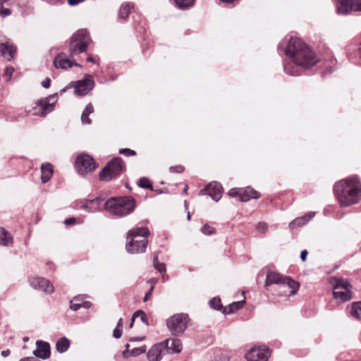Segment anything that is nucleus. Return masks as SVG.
Masks as SVG:
<instances>
[{
  "label": "nucleus",
  "mask_w": 361,
  "mask_h": 361,
  "mask_svg": "<svg viewBox=\"0 0 361 361\" xmlns=\"http://www.w3.org/2000/svg\"><path fill=\"white\" fill-rule=\"evenodd\" d=\"M87 61H90V62H92V63H94V59H92V57H88V58H87Z\"/></svg>",
  "instance_id": "nucleus-59"
},
{
  "label": "nucleus",
  "mask_w": 361,
  "mask_h": 361,
  "mask_svg": "<svg viewBox=\"0 0 361 361\" xmlns=\"http://www.w3.org/2000/svg\"><path fill=\"white\" fill-rule=\"evenodd\" d=\"M138 185L142 188H148V189L152 188V185L150 181L147 178H141L139 180Z\"/></svg>",
  "instance_id": "nucleus-37"
},
{
  "label": "nucleus",
  "mask_w": 361,
  "mask_h": 361,
  "mask_svg": "<svg viewBox=\"0 0 361 361\" xmlns=\"http://www.w3.org/2000/svg\"><path fill=\"white\" fill-rule=\"evenodd\" d=\"M350 0H337V12L339 11H346L347 3Z\"/></svg>",
  "instance_id": "nucleus-41"
},
{
  "label": "nucleus",
  "mask_w": 361,
  "mask_h": 361,
  "mask_svg": "<svg viewBox=\"0 0 361 361\" xmlns=\"http://www.w3.org/2000/svg\"><path fill=\"white\" fill-rule=\"evenodd\" d=\"M188 317L185 314H176L170 317L166 320V325L169 330L173 335H180L187 328Z\"/></svg>",
  "instance_id": "nucleus-8"
},
{
  "label": "nucleus",
  "mask_w": 361,
  "mask_h": 361,
  "mask_svg": "<svg viewBox=\"0 0 361 361\" xmlns=\"http://www.w3.org/2000/svg\"><path fill=\"white\" fill-rule=\"evenodd\" d=\"M195 0H175L176 4L180 8H188L193 5Z\"/></svg>",
  "instance_id": "nucleus-35"
},
{
  "label": "nucleus",
  "mask_w": 361,
  "mask_h": 361,
  "mask_svg": "<svg viewBox=\"0 0 361 361\" xmlns=\"http://www.w3.org/2000/svg\"><path fill=\"white\" fill-rule=\"evenodd\" d=\"M124 167V164L120 157L114 158L99 173V179L109 181L121 174Z\"/></svg>",
  "instance_id": "nucleus-7"
},
{
  "label": "nucleus",
  "mask_w": 361,
  "mask_h": 361,
  "mask_svg": "<svg viewBox=\"0 0 361 361\" xmlns=\"http://www.w3.org/2000/svg\"><path fill=\"white\" fill-rule=\"evenodd\" d=\"M187 219H188V220L190 219V215L189 212L188 213Z\"/></svg>",
  "instance_id": "nucleus-61"
},
{
  "label": "nucleus",
  "mask_w": 361,
  "mask_h": 361,
  "mask_svg": "<svg viewBox=\"0 0 361 361\" xmlns=\"http://www.w3.org/2000/svg\"><path fill=\"white\" fill-rule=\"evenodd\" d=\"M82 307V300L80 297H75L71 301V309L73 311H77Z\"/></svg>",
  "instance_id": "nucleus-33"
},
{
  "label": "nucleus",
  "mask_w": 361,
  "mask_h": 361,
  "mask_svg": "<svg viewBox=\"0 0 361 361\" xmlns=\"http://www.w3.org/2000/svg\"><path fill=\"white\" fill-rule=\"evenodd\" d=\"M13 72L14 68L12 66H7L3 73V77L6 78L7 80H9L11 79Z\"/></svg>",
  "instance_id": "nucleus-39"
},
{
  "label": "nucleus",
  "mask_w": 361,
  "mask_h": 361,
  "mask_svg": "<svg viewBox=\"0 0 361 361\" xmlns=\"http://www.w3.org/2000/svg\"><path fill=\"white\" fill-rule=\"evenodd\" d=\"M76 167L80 174H86L94 171L97 164L90 156L82 154L77 158Z\"/></svg>",
  "instance_id": "nucleus-11"
},
{
  "label": "nucleus",
  "mask_w": 361,
  "mask_h": 361,
  "mask_svg": "<svg viewBox=\"0 0 361 361\" xmlns=\"http://www.w3.org/2000/svg\"><path fill=\"white\" fill-rule=\"evenodd\" d=\"M223 188L219 183L212 182L200 190L201 195L208 194L214 201H219L222 195Z\"/></svg>",
  "instance_id": "nucleus-13"
},
{
  "label": "nucleus",
  "mask_w": 361,
  "mask_h": 361,
  "mask_svg": "<svg viewBox=\"0 0 361 361\" xmlns=\"http://www.w3.org/2000/svg\"><path fill=\"white\" fill-rule=\"evenodd\" d=\"M244 304V301L235 302L231 304L228 308L225 310V312L227 314L232 313L239 309H240Z\"/></svg>",
  "instance_id": "nucleus-32"
},
{
  "label": "nucleus",
  "mask_w": 361,
  "mask_h": 361,
  "mask_svg": "<svg viewBox=\"0 0 361 361\" xmlns=\"http://www.w3.org/2000/svg\"><path fill=\"white\" fill-rule=\"evenodd\" d=\"M70 346V341L66 337L60 338L56 343V350L60 353L66 352Z\"/></svg>",
  "instance_id": "nucleus-28"
},
{
  "label": "nucleus",
  "mask_w": 361,
  "mask_h": 361,
  "mask_svg": "<svg viewBox=\"0 0 361 361\" xmlns=\"http://www.w3.org/2000/svg\"><path fill=\"white\" fill-rule=\"evenodd\" d=\"M102 199L96 197L92 200H85L80 202L81 207L87 212H96L101 210L100 203Z\"/></svg>",
  "instance_id": "nucleus-17"
},
{
  "label": "nucleus",
  "mask_w": 361,
  "mask_h": 361,
  "mask_svg": "<svg viewBox=\"0 0 361 361\" xmlns=\"http://www.w3.org/2000/svg\"><path fill=\"white\" fill-rule=\"evenodd\" d=\"M16 49L8 42L0 44V53L7 61H11L16 53Z\"/></svg>",
  "instance_id": "nucleus-20"
},
{
  "label": "nucleus",
  "mask_w": 361,
  "mask_h": 361,
  "mask_svg": "<svg viewBox=\"0 0 361 361\" xmlns=\"http://www.w3.org/2000/svg\"><path fill=\"white\" fill-rule=\"evenodd\" d=\"M74 222H75V219H74V218H69V219H68L65 220V221H64V223H65L66 224H68V225H69V224H73Z\"/></svg>",
  "instance_id": "nucleus-55"
},
{
  "label": "nucleus",
  "mask_w": 361,
  "mask_h": 361,
  "mask_svg": "<svg viewBox=\"0 0 361 361\" xmlns=\"http://www.w3.org/2000/svg\"><path fill=\"white\" fill-rule=\"evenodd\" d=\"M137 317H140L143 323H145V324H148L147 317L142 310H137L133 314V322H134L135 319Z\"/></svg>",
  "instance_id": "nucleus-34"
},
{
  "label": "nucleus",
  "mask_w": 361,
  "mask_h": 361,
  "mask_svg": "<svg viewBox=\"0 0 361 361\" xmlns=\"http://www.w3.org/2000/svg\"><path fill=\"white\" fill-rule=\"evenodd\" d=\"M269 349L265 346H255L245 355L247 361H267L270 357Z\"/></svg>",
  "instance_id": "nucleus-10"
},
{
  "label": "nucleus",
  "mask_w": 361,
  "mask_h": 361,
  "mask_svg": "<svg viewBox=\"0 0 361 361\" xmlns=\"http://www.w3.org/2000/svg\"><path fill=\"white\" fill-rule=\"evenodd\" d=\"M330 284L334 288V296L341 302L350 300L352 298L350 289L352 286L343 279L331 277L329 279Z\"/></svg>",
  "instance_id": "nucleus-5"
},
{
  "label": "nucleus",
  "mask_w": 361,
  "mask_h": 361,
  "mask_svg": "<svg viewBox=\"0 0 361 361\" xmlns=\"http://www.w3.org/2000/svg\"><path fill=\"white\" fill-rule=\"evenodd\" d=\"M132 6L130 4L126 3L122 4L119 11V16L121 18H126L128 14L130 13Z\"/></svg>",
  "instance_id": "nucleus-31"
},
{
  "label": "nucleus",
  "mask_w": 361,
  "mask_h": 361,
  "mask_svg": "<svg viewBox=\"0 0 361 361\" xmlns=\"http://www.w3.org/2000/svg\"><path fill=\"white\" fill-rule=\"evenodd\" d=\"M212 361H229V358L226 355H221V356L215 357Z\"/></svg>",
  "instance_id": "nucleus-49"
},
{
  "label": "nucleus",
  "mask_w": 361,
  "mask_h": 361,
  "mask_svg": "<svg viewBox=\"0 0 361 361\" xmlns=\"http://www.w3.org/2000/svg\"><path fill=\"white\" fill-rule=\"evenodd\" d=\"M300 287L298 281L288 277L277 287V295L279 297H290L295 295Z\"/></svg>",
  "instance_id": "nucleus-9"
},
{
  "label": "nucleus",
  "mask_w": 361,
  "mask_h": 361,
  "mask_svg": "<svg viewBox=\"0 0 361 361\" xmlns=\"http://www.w3.org/2000/svg\"><path fill=\"white\" fill-rule=\"evenodd\" d=\"M260 197L259 192L252 188L247 187L243 189L240 200L242 202H247L250 199H257Z\"/></svg>",
  "instance_id": "nucleus-24"
},
{
  "label": "nucleus",
  "mask_w": 361,
  "mask_h": 361,
  "mask_svg": "<svg viewBox=\"0 0 361 361\" xmlns=\"http://www.w3.org/2000/svg\"><path fill=\"white\" fill-rule=\"evenodd\" d=\"M165 347L161 344L154 345L148 351L147 356L149 361H160L162 358Z\"/></svg>",
  "instance_id": "nucleus-18"
},
{
  "label": "nucleus",
  "mask_w": 361,
  "mask_h": 361,
  "mask_svg": "<svg viewBox=\"0 0 361 361\" xmlns=\"http://www.w3.org/2000/svg\"><path fill=\"white\" fill-rule=\"evenodd\" d=\"M42 181L44 183L49 180L53 175V168L49 163L42 164L41 166Z\"/></svg>",
  "instance_id": "nucleus-23"
},
{
  "label": "nucleus",
  "mask_w": 361,
  "mask_h": 361,
  "mask_svg": "<svg viewBox=\"0 0 361 361\" xmlns=\"http://www.w3.org/2000/svg\"><path fill=\"white\" fill-rule=\"evenodd\" d=\"M94 111V108L92 104H89L86 106L81 116V121L83 124H90L91 120L89 118V115Z\"/></svg>",
  "instance_id": "nucleus-29"
},
{
  "label": "nucleus",
  "mask_w": 361,
  "mask_h": 361,
  "mask_svg": "<svg viewBox=\"0 0 361 361\" xmlns=\"http://www.w3.org/2000/svg\"><path fill=\"white\" fill-rule=\"evenodd\" d=\"M257 228L258 231H261V232H264L267 230V224L262 222V223H259L257 224Z\"/></svg>",
  "instance_id": "nucleus-47"
},
{
  "label": "nucleus",
  "mask_w": 361,
  "mask_h": 361,
  "mask_svg": "<svg viewBox=\"0 0 361 361\" xmlns=\"http://www.w3.org/2000/svg\"><path fill=\"white\" fill-rule=\"evenodd\" d=\"M130 345H126V350L122 353V355L125 358H128L130 355V350H129Z\"/></svg>",
  "instance_id": "nucleus-48"
},
{
  "label": "nucleus",
  "mask_w": 361,
  "mask_h": 361,
  "mask_svg": "<svg viewBox=\"0 0 361 361\" xmlns=\"http://www.w3.org/2000/svg\"><path fill=\"white\" fill-rule=\"evenodd\" d=\"M135 200L132 197H112L104 204V209L112 214L123 216L130 214L135 207Z\"/></svg>",
  "instance_id": "nucleus-4"
},
{
  "label": "nucleus",
  "mask_w": 361,
  "mask_h": 361,
  "mask_svg": "<svg viewBox=\"0 0 361 361\" xmlns=\"http://www.w3.org/2000/svg\"><path fill=\"white\" fill-rule=\"evenodd\" d=\"M187 189H188V187H187V186H185V189H184V192H186Z\"/></svg>",
  "instance_id": "nucleus-62"
},
{
  "label": "nucleus",
  "mask_w": 361,
  "mask_h": 361,
  "mask_svg": "<svg viewBox=\"0 0 361 361\" xmlns=\"http://www.w3.org/2000/svg\"><path fill=\"white\" fill-rule=\"evenodd\" d=\"M307 250H303L300 253V258L302 261H305L306 260V258H307Z\"/></svg>",
  "instance_id": "nucleus-54"
},
{
  "label": "nucleus",
  "mask_w": 361,
  "mask_h": 361,
  "mask_svg": "<svg viewBox=\"0 0 361 361\" xmlns=\"http://www.w3.org/2000/svg\"><path fill=\"white\" fill-rule=\"evenodd\" d=\"M13 243V238L11 234L4 228H0V244L4 246H8Z\"/></svg>",
  "instance_id": "nucleus-26"
},
{
  "label": "nucleus",
  "mask_w": 361,
  "mask_h": 361,
  "mask_svg": "<svg viewBox=\"0 0 361 361\" xmlns=\"http://www.w3.org/2000/svg\"><path fill=\"white\" fill-rule=\"evenodd\" d=\"M201 231L205 235H212L215 233V229L207 224L202 226Z\"/></svg>",
  "instance_id": "nucleus-42"
},
{
  "label": "nucleus",
  "mask_w": 361,
  "mask_h": 361,
  "mask_svg": "<svg viewBox=\"0 0 361 361\" xmlns=\"http://www.w3.org/2000/svg\"><path fill=\"white\" fill-rule=\"evenodd\" d=\"M346 11H339L340 14H348L351 11H361V0H350L346 5Z\"/></svg>",
  "instance_id": "nucleus-22"
},
{
  "label": "nucleus",
  "mask_w": 361,
  "mask_h": 361,
  "mask_svg": "<svg viewBox=\"0 0 361 361\" xmlns=\"http://www.w3.org/2000/svg\"><path fill=\"white\" fill-rule=\"evenodd\" d=\"M30 284L35 289L42 290L47 294H51L54 291V286L44 278L33 277L30 279Z\"/></svg>",
  "instance_id": "nucleus-12"
},
{
  "label": "nucleus",
  "mask_w": 361,
  "mask_h": 361,
  "mask_svg": "<svg viewBox=\"0 0 361 361\" xmlns=\"http://www.w3.org/2000/svg\"><path fill=\"white\" fill-rule=\"evenodd\" d=\"M85 0H68V3L71 6H75L84 1Z\"/></svg>",
  "instance_id": "nucleus-51"
},
{
  "label": "nucleus",
  "mask_w": 361,
  "mask_h": 361,
  "mask_svg": "<svg viewBox=\"0 0 361 361\" xmlns=\"http://www.w3.org/2000/svg\"><path fill=\"white\" fill-rule=\"evenodd\" d=\"M133 322H133V317H132V318H131V322H130V327H132V326H133Z\"/></svg>",
  "instance_id": "nucleus-60"
},
{
  "label": "nucleus",
  "mask_w": 361,
  "mask_h": 361,
  "mask_svg": "<svg viewBox=\"0 0 361 361\" xmlns=\"http://www.w3.org/2000/svg\"><path fill=\"white\" fill-rule=\"evenodd\" d=\"M288 278V276H283L279 273L269 271L267 274L265 286L267 287L271 284H276L279 286Z\"/></svg>",
  "instance_id": "nucleus-19"
},
{
  "label": "nucleus",
  "mask_w": 361,
  "mask_h": 361,
  "mask_svg": "<svg viewBox=\"0 0 361 361\" xmlns=\"http://www.w3.org/2000/svg\"><path fill=\"white\" fill-rule=\"evenodd\" d=\"M90 41L89 35L86 30H80L74 34L70 42L69 52L71 57L77 52L82 53L87 50Z\"/></svg>",
  "instance_id": "nucleus-6"
},
{
  "label": "nucleus",
  "mask_w": 361,
  "mask_h": 361,
  "mask_svg": "<svg viewBox=\"0 0 361 361\" xmlns=\"http://www.w3.org/2000/svg\"><path fill=\"white\" fill-rule=\"evenodd\" d=\"M94 82L87 76L84 80L78 81L75 85V92L78 95L87 94L94 87Z\"/></svg>",
  "instance_id": "nucleus-14"
},
{
  "label": "nucleus",
  "mask_w": 361,
  "mask_h": 361,
  "mask_svg": "<svg viewBox=\"0 0 361 361\" xmlns=\"http://www.w3.org/2000/svg\"><path fill=\"white\" fill-rule=\"evenodd\" d=\"M4 3H5L4 1H3L2 0H0V15L4 17H6L11 14V11L8 8H4L3 4Z\"/></svg>",
  "instance_id": "nucleus-43"
},
{
  "label": "nucleus",
  "mask_w": 361,
  "mask_h": 361,
  "mask_svg": "<svg viewBox=\"0 0 361 361\" xmlns=\"http://www.w3.org/2000/svg\"><path fill=\"white\" fill-rule=\"evenodd\" d=\"M334 191L341 206L348 207L359 202L361 185L356 177L343 179L336 183Z\"/></svg>",
  "instance_id": "nucleus-1"
},
{
  "label": "nucleus",
  "mask_w": 361,
  "mask_h": 361,
  "mask_svg": "<svg viewBox=\"0 0 361 361\" xmlns=\"http://www.w3.org/2000/svg\"><path fill=\"white\" fill-rule=\"evenodd\" d=\"M286 54L293 63L303 68L314 65L317 61L313 51L298 38H290L286 49Z\"/></svg>",
  "instance_id": "nucleus-2"
},
{
  "label": "nucleus",
  "mask_w": 361,
  "mask_h": 361,
  "mask_svg": "<svg viewBox=\"0 0 361 361\" xmlns=\"http://www.w3.org/2000/svg\"><path fill=\"white\" fill-rule=\"evenodd\" d=\"M146 351V345H142L139 348H135L130 350V355L132 356H137L140 354L145 353Z\"/></svg>",
  "instance_id": "nucleus-38"
},
{
  "label": "nucleus",
  "mask_w": 361,
  "mask_h": 361,
  "mask_svg": "<svg viewBox=\"0 0 361 361\" xmlns=\"http://www.w3.org/2000/svg\"><path fill=\"white\" fill-rule=\"evenodd\" d=\"M154 267L156 269H157L159 272H165L166 271V267L164 263H160L158 262V257L157 256H155L154 257L153 260Z\"/></svg>",
  "instance_id": "nucleus-36"
},
{
  "label": "nucleus",
  "mask_w": 361,
  "mask_h": 361,
  "mask_svg": "<svg viewBox=\"0 0 361 361\" xmlns=\"http://www.w3.org/2000/svg\"><path fill=\"white\" fill-rule=\"evenodd\" d=\"M242 192H243L242 188H233L229 190L228 195L231 197L239 196L240 199Z\"/></svg>",
  "instance_id": "nucleus-44"
},
{
  "label": "nucleus",
  "mask_w": 361,
  "mask_h": 361,
  "mask_svg": "<svg viewBox=\"0 0 361 361\" xmlns=\"http://www.w3.org/2000/svg\"><path fill=\"white\" fill-rule=\"evenodd\" d=\"M50 83H51V80L49 78H47L46 80H44L42 82V85L44 87V88H48L49 86H50Z\"/></svg>",
  "instance_id": "nucleus-53"
},
{
  "label": "nucleus",
  "mask_w": 361,
  "mask_h": 361,
  "mask_svg": "<svg viewBox=\"0 0 361 361\" xmlns=\"http://www.w3.org/2000/svg\"><path fill=\"white\" fill-rule=\"evenodd\" d=\"M37 349L33 354L39 358L47 359L50 356V345L48 343L37 341L36 343Z\"/></svg>",
  "instance_id": "nucleus-16"
},
{
  "label": "nucleus",
  "mask_w": 361,
  "mask_h": 361,
  "mask_svg": "<svg viewBox=\"0 0 361 361\" xmlns=\"http://www.w3.org/2000/svg\"><path fill=\"white\" fill-rule=\"evenodd\" d=\"M122 334V329L121 328H115L113 332V335L116 338H121Z\"/></svg>",
  "instance_id": "nucleus-46"
},
{
  "label": "nucleus",
  "mask_w": 361,
  "mask_h": 361,
  "mask_svg": "<svg viewBox=\"0 0 361 361\" xmlns=\"http://www.w3.org/2000/svg\"><path fill=\"white\" fill-rule=\"evenodd\" d=\"M90 306L91 303L90 302H82V307L89 308Z\"/></svg>",
  "instance_id": "nucleus-57"
},
{
  "label": "nucleus",
  "mask_w": 361,
  "mask_h": 361,
  "mask_svg": "<svg viewBox=\"0 0 361 361\" xmlns=\"http://www.w3.org/2000/svg\"><path fill=\"white\" fill-rule=\"evenodd\" d=\"M38 105L40 107V114H39L42 116H46L47 114L50 113L54 109V105L48 103L45 100H39L37 102Z\"/></svg>",
  "instance_id": "nucleus-27"
},
{
  "label": "nucleus",
  "mask_w": 361,
  "mask_h": 361,
  "mask_svg": "<svg viewBox=\"0 0 361 361\" xmlns=\"http://www.w3.org/2000/svg\"><path fill=\"white\" fill-rule=\"evenodd\" d=\"M166 348L172 353H180L182 350V343L180 339L169 338L166 341Z\"/></svg>",
  "instance_id": "nucleus-21"
},
{
  "label": "nucleus",
  "mask_w": 361,
  "mask_h": 361,
  "mask_svg": "<svg viewBox=\"0 0 361 361\" xmlns=\"http://www.w3.org/2000/svg\"><path fill=\"white\" fill-rule=\"evenodd\" d=\"M10 353H11V352H10V350H3V351L1 352V355H2L3 357H6L8 356V355H10Z\"/></svg>",
  "instance_id": "nucleus-56"
},
{
  "label": "nucleus",
  "mask_w": 361,
  "mask_h": 361,
  "mask_svg": "<svg viewBox=\"0 0 361 361\" xmlns=\"http://www.w3.org/2000/svg\"><path fill=\"white\" fill-rule=\"evenodd\" d=\"M210 305L215 310H219L221 307V300L219 298H214L210 300Z\"/></svg>",
  "instance_id": "nucleus-40"
},
{
  "label": "nucleus",
  "mask_w": 361,
  "mask_h": 361,
  "mask_svg": "<svg viewBox=\"0 0 361 361\" xmlns=\"http://www.w3.org/2000/svg\"><path fill=\"white\" fill-rule=\"evenodd\" d=\"M145 336L130 337L129 338V341H141L145 340Z\"/></svg>",
  "instance_id": "nucleus-52"
},
{
  "label": "nucleus",
  "mask_w": 361,
  "mask_h": 361,
  "mask_svg": "<svg viewBox=\"0 0 361 361\" xmlns=\"http://www.w3.org/2000/svg\"><path fill=\"white\" fill-rule=\"evenodd\" d=\"M351 314L356 319H361V302L352 304Z\"/></svg>",
  "instance_id": "nucleus-30"
},
{
  "label": "nucleus",
  "mask_w": 361,
  "mask_h": 361,
  "mask_svg": "<svg viewBox=\"0 0 361 361\" xmlns=\"http://www.w3.org/2000/svg\"><path fill=\"white\" fill-rule=\"evenodd\" d=\"M23 341H27V338H23Z\"/></svg>",
  "instance_id": "nucleus-63"
},
{
  "label": "nucleus",
  "mask_w": 361,
  "mask_h": 361,
  "mask_svg": "<svg viewBox=\"0 0 361 361\" xmlns=\"http://www.w3.org/2000/svg\"><path fill=\"white\" fill-rule=\"evenodd\" d=\"M119 153L125 154L126 156H133L135 154V151L127 148L121 149Z\"/></svg>",
  "instance_id": "nucleus-45"
},
{
  "label": "nucleus",
  "mask_w": 361,
  "mask_h": 361,
  "mask_svg": "<svg viewBox=\"0 0 361 361\" xmlns=\"http://www.w3.org/2000/svg\"><path fill=\"white\" fill-rule=\"evenodd\" d=\"M116 328L122 329V319L121 318H120V319L118 320V322L117 323Z\"/></svg>",
  "instance_id": "nucleus-58"
},
{
  "label": "nucleus",
  "mask_w": 361,
  "mask_h": 361,
  "mask_svg": "<svg viewBox=\"0 0 361 361\" xmlns=\"http://www.w3.org/2000/svg\"><path fill=\"white\" fill-rule=\"evenodd\" d=\"M149 231L146 228H136L130 230L127 236L130 241L126 244V250L132 254L143 252L147 247V237Z\"/></svg>",
  "instance_id": "nucleus-3"
},
{
  "label": "nucleus",
  "mask_w": 361,
  "mask_h": 361,
  "mask_svg": "<svg viewBox=\"0 0 361 361\" xmlns=\"http://www.w3.org/2000/svg\"><path fill=\"white\" fill-rule=\"evenodd\" d=\"M314 214H306L304 216L296 218L293 221H292L290 224L289 227L290 228H294L297 226H301L304 224H305L307 222H308L311 218L313 216Z\"/></svg>",
  "instance_id": "nucleus-25"
},
{
  "label": "nucleus",
  "mask_w": 361,
  "mask_h": 361,
  "mask_svg": "<svg viewBox=\"0 0 361 361\" xmlns=\"http://www.w3.org/2000/svg\"><path fill=\"white\" fill-rule=\"evenodd\" d=\"M153 288H154V287H153V286H152V287H151V288L149 289V291L145 294V298H144V299H143V301H144V302H146V301H147V300H148L149 298V297L151 296V295H152V293Z\"/></svg>",
  "instance_id": "nucleus-50"
},
{
  "label": "nucleus",
  "mask_w": 361,
  "mask_h": 361,
  "mask_svg": "<svg viewBox=\"0 0 361 361\" xmlns=\"http://www.w3.org/2000/svg\"><path fill=\"white\" fill-rule=\"evenodd\" d=\"M54 65L56 68L67 70L72 66H80V64L67 58L63 53L58 54L54 60Z\"/></svg>",
  "instance_id": "nucleus-15"
}]
</instances>
